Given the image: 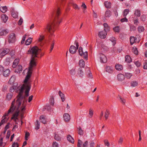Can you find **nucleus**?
Masks as SVG:
<instances>
[{
    "label": "nucleus",
    "mask_w": 147,
    "mask_h": 147,
    "mask_svg": "<svg viewBox=\"0 0 147 147\" xmlns=\"http://www.w3.org/2000/svg\"><path fill=\"white\" fill-rule=\"evenodd\" d=\"M113 30L115 32H119L120 31V29L118 26L115 27L113 28Z\"/></svg>",
    "instance_id": "nucleus-49"
},
{
    "label": "nucleus",
    "mask_w": 147,
    "mask_h": 147,
    "mask_svg": "<svg viewBox=\"0 0 147 147\" xmlns=\"http://www.w3.org/2000/svg\"><path fill=\"white\" fill-rule=\"evenodd\" d=\"M125 61L127 63H129L132 61L131 58L129 55H126L125 56Z\"/></svg>",
    "instance_id": "nucleus-24"
},
{
    "label": "nucleus",
    "mask_w": 147,
    "mask_h": 147,
    "mask_svg": "<svg viewBox=\"0 0 147 147\" xmlns=\"http://www.w3.org/2000/svg\"><path fill=\"white\" fill-rule=\"evenodd\" d=\"M22 70V67L21 65H18L17 67V70L18 72H21Z\"/></svg>",
    "instance_id": "nucleus-47"
},
{
    "label": "nucleus",
    "mask_w": 147,
    "mask_h": 147,
    "mask_svg": "<svg viewBox=\"0 0 147 147\" xmlns=\"http://www.w3.org/2000/svg\"><path fill=\"white\" fill-rule=\"evenodd\" d=\"M19 108V107L18 109L16 108L15 109H16L17 111L13 114L12 117H11V119L13 120L16 122V120L18 119V117L19 113V111L18 110Z\"/></svg>",
    "instance_id": "nucleus-6"
},
{
    "label": "nucleus",
    "mask_w": 147,
    "mask_h": 147,
    "mask_svg": "<svg viewBox=\"0 0 147 147\" xmlns=\"http://www.w3.org/2000/svg\"><path fill=\"white\" fill-rule=\"evenodd\" d=\"M102 48L103 50L105 51H107L108 50V47L105 45H102Z\"/></svg>",
    "instance_id": "nucleus-60"
},
{
    "label": "nucleus",
    "mask_w": 147,
    "mask_h": 147,
    "mask_svg": "<svg viewBox=\"0 0 147 147\" xmlns=\"http://www.w3.org/2000/svg\"><path fill=\"white\" fill-rule=\"evenodd\" d=\"M67 139L68 141L71 143L73 144L74 143V138L70 135H67Z\"/></svg>",
    "instance_id": "nucleus-17"
},
{
    "label": "nucleus",
    "mask_w": 147,
    "mask_h": 147,
    "mask_svg": "<svg viewBox=\"0 0 147 147\" xmlns=\"http://www.w3.org/2000/svg\"><path fill=\"white\" fill-rule=\"evenodd\" d=\"M35 129L38 130L40 128V123L38 120H37L35 123Z\"/></svg>",
    "instance_id": "nucleus-41"
},
{
    "label": "nucleus",
    "mask_w": 147,
    "mask_h": 147,
    "mask_svg": "<svg viewBox=\"0 0 147 147\" xmlns=\"http://www.w3.org/2000/svg\"><path fill=\"white\" fill-rule=\"evenodd\" d=\"M10 135V131H8L6 136V138L8 139Z\"/></svg>",
    "instance_id": "nucleus-62"
},
{
    "label": "nucleus",
    "mask_w": 147,
    "mask_h": 147,
    "mask_svg": "<svg viewBox=\"0 0 147 147\" xmlns=\"http://www.w3.org/2000/svg\"><path fill=\"white\" fill-rule=\"evenodd\" d=\"M120 99L121 100V102L123 104H125V100L124 99L122 98L121 97H120Z\"/></svg>",
    "instance_id": "nucleus-57"
},
{
    "label": "nucleus",
    "mask_w": 147,
    "mask_h": 147,
    "mask_svg": "<svg viewBox=\"0 0 147 147\" xmlns=\"http://www.w3.org/2000/svg\"><path fill=\"white\" fill-rule=\"evenodd\" d=\"M131 86L132 87H135L138 85V83L136 81H132L131 83Z\"/></svg>",
    "instance_id": "nucleus-46"
},
{
    "label": "nucleus",
    "mask_w": 147,
    "mask_h": 147,
    "mask_svg": "<svg viewBox=\"0 0 147 147\" xmlns=\"http://www.w3.org/2000/svg\"><path fill=\"white\" fill-rule=\"evenodd\" d=\"M132 76L131 74L128 73H125L124 75L125 77L127 79H130Z\"/></svg>",
    "instance_id": "nucleus-40"
},
{
    "label": "nucleus",
    "mask_w": 147,
    "mask_h": 147,
    "mask_svg": "<svg viewBox=\"0 0 147 147\" xmlns=\"http://www.w3.org/2000/svg\"><path fill=\"white\" fill-rule=\"evenodd\" d=\"M85 63L83 60L81 59L80 60L79 62V64L80 67H83L85 65Z\"/></svg>",
    "instance_id": "nucleus-34"
},
{
    "label": "nucleus",
    "mask_w": 147,
    "mask_h": 147,
    "mask_svg": "<svg viewBox=\"0 0 147 147\" xmlns=\"http://www.w3.org/2000/svg\"><path fill=\"white\" fill-rule=\"evenodd\" d=\"M19 107H18L17 105H16L15 103V100L14 99L12 101L10 108L8 111V113H5L3 116V117H6L8 116L9 114L11 113H12L15 110L16 108L18 109Z\"/></svg>",
    "instance_id": "nucleus-4"
},
{
    "label": "nucleus",
    "mask_w": 147,
    "mask_h": 147,
    "mask_svg": "<svg viewBox=\"0 0 147 147\" xmlns=\"http://www.w3.org/2000/svg\"><path fill=\"white\" fill-rule=\"evenodd\" d=\"M104 5L107 8H110L111 7V3L108 1H105L104 3Z\"/></svg>",
    "instance_id": "nucleus-22"
},
{
    "label": "nucleus",
    "mask_w": 147,
    "mask_h": 147,
    "mask_svg": "<svg viewBox=\"0 0 147 147\" xmlns=\"http://www.w3.org/2000/svg\"><path fill=\"white\" fill-rule=\"evenodd\" d=\"M133 52L136 55H137L138 54V51L137 48L136 47L133 48Z\"/></svg>",
    "instance_id": "nucleus-51"
},
{
    "label": "nucleus",
    "mask_w": 147,
    "mask_h": 147,
    "mask_svg": "<svg viewBox=\"0 0 147 147\" xmlns=\"http://www.w3.org/2000/svg\"><path fill=\"white\" fill-rule=\"evenodd\" d=\"M65 1V0H56L55 1V7L51 15L52 21L48 24L46 27L44 28L45 31H47L51 35H52L55 31L57 25L61 22L60 19L59 17L61 13L59 5L61 3L63 5Z\"/></svg>",
    "instance_id": "nucleus-1"
},
{
    "label": "nucleus",
    "mask_w": 147,
    "mask_h": 147,
    "mask_svg": "<svg viewBox=\"0 0 147 147\" xmlns=\"http://www.w3.org/2000/svg\"><path fill=\"white\" fill-rule=\"evenodd\" d=\"M77 49L75 46L71 45L70 47L69 51L71 53L73 54L75 53L76 52Z\"/></svg>",
    "instance_id": "nucleus-10"
},
{
    "label": "nucleus",
    "mask_w": 147,
    "mask_h": 147,
    "mask_svg": "<svg viewBox=\"0 0 147 147\" xmlns=\"http://www.w3.org/2000/svg\"><path fill=\"white\" fill-rule=\"evenodd\" d=\"M110 40L113 42V45H114L116 44V39L114 37H111L110 38Z\"/></svg>",
    "instance_id": "nucleus-45"
},
{
    "label": "nucleus",
    "mask_w": 147,
    "mask_h": 147,
    "mask_svg": "<svg viewBox=\"0 0 147 147\" xmlns=\"http://www.w3.org/2000/svg\"><path fill=\"white\" fill-rule=\"evenodd\" d=\"M106 71L109 73H112L113 72V67L109 66H107L106 68Z\"/></svg>",
    "instance_id": "nucleus-18"
},
{
    "label": "nucleus",
    "mask_w": 147,
    "mask_h": 147,
    "mask_svg": "<svg viewBox=\"0 0 147 147\" xmlns=\"http://www.w3.org/2000/svg\"><path fill=\"white\" fill-rule=\"evenodd\" d=\"M129 12V10L128 9H125L123 12V17H126L127 15L128 14Z\"/></svg>",
    "instance_id": "nucleus-37"
},
{
    "label": "nucleus",
    "mask_w": 147,
    "mask_h": 147,
    "mask_svg": "<svg viewBox=\"0 0 147 147\" xmlns=\"http://www.w3.org/2000/svg\"><path fill=\"white\" fill-rule=\"evenodd\" d=\"M44 38V36L43 35H40L38 40V41L39 42H41Z\"/></svg>",
    "instance_id": "nucleus-54"
},
{
    "label": "nucleus",
    "mask_w": 147,
    "mask_h": 147,
    "mask_svg": "<svg viewBox=\"0 0 147 147\" xmlns=\"http://www.w3.org/2000/svg\"><path fill=\"white\" fill-rule=\"evenodd\" d=\"M40 119L41 122L43 124H45L46 123V121L43 115H42L40 116Z\"/></svg>",
    "instance_id": "nucleus-23"
},
{
    "label": "nucleus",
    "mask_w": 147,
    "mask_h": 147,
    "mask_svg": "<svg viewBox=\"0 0 147 147\" xmlns=\"http://www.w3.org/2000/svg\"><path fill=\"white\" fill-rule=\"evenodd\" d=\"M93 112L92 110L91 109H90L89 110V117L91 118L93 116Z\"/></svg>",
    "instance_id": "nucleus-44"
},
{
    "label": "nucleus",
    "mask_w": 147,
    "mask_h": 147,
    "mask_svg": "<svg viewBox=\"0 0 147 147\" xmlns=\"http://www.w3.org/2000/svg\"><path fill=\"white\" fill-rule=\"evenodd\" d=\"M86 74L88 78H92V74L91 73L90 70L89 68H88L86 69Z\"/></svg>",
    "instance_id": "nucleus-19"
},
{
    "label": "nucleus",
    "mask_w": 147,
    "mask_h": 147,
    "mask_svg": "<svg viewBox=\"0 0 147 147\" xmlns=\"http://www.w3.org/2000/svg\"><path fill=\"white\" fill-rule=\"evenodd\" d=\"M30 136V133L28 132H26L25 134V138L26 140H27Z\"/></svg>",
    "instance_id": "nucleus-48"
},
{
    "label": "nucleus",
    "mask_w": 147,
    "mask_h": 147,
    "mask_svg": "<svg viewBox=\"0 0 147 147\" xmlns=\"http://www.w3.org/2000/svg\"><path fill=\"white\" fill-rule=\"evenodd\" d=\"M117 77L118 80L120 81H123L125 78L124 75L121 74H118L117 75Z\"/></svg>",
    "instance_id": "nucleus-16"
},
{
    "label": "nucleus",
    "mask_w": 147,
    "mask_h": 147,
    "mask_svg": "<svg viewBox=\"0 0 147 147\" xmlns=\"http://www.w3.org/2000/svg\"><path fill=\"white\" fill-rule=\"evenodd\" d=\"M88 141H86L83 144V147H87L88 145Z\"/></svg>",
    "instance_id": "nucleus-64"
},
{
    "label": "nucleus",
    "mask_w": 147,
    "mask_h": 147,
    "mask_svg": "<svg viewBox=\"0 0 147 147\" xmlns=\"http://www.w3.org/2000/svg\"><path fill=\"white\" fill-rule=\"evenodd\" d=\"M116 69L120 71L122 69V66L120 64H116L115 66Z\"/></svg>",
    "instance_id": "nucleus-31"
},
{
    "label": "nucleus",
    "mask_w": 147,
    "mask_h": 147,
    "mask_svg": "<svg viewBox=\"0 0 147 147\" xmlns=\"http://www.w3.org/2000/svg\"><path fill=\"white\" fill-rule=\"evenodd\" d=\"M64 120L66 122H68L70 119V117L69 115L67 113H65L63 115Z\"/></svg>",
    "instance_id": "nucleus-13"
},
{
    "label": "nucleus",
    "mask_w": 147,
    "mask_h": 147,
    "mask_svg": "<svg viewBox=\"0 0 147 147\" xmlns=\"http://www.w3.org/2000/svg\"><path fill=\"white\" fill-rule=\"evenodd\" d=\"M19 146V145L17 143L14 142L12 144V147H18Z\"/></svg>",
    "instance_id": "nucleus-63"
},
{
    "label": "nucleus",
    "mask_w": 147,
    "mask_h": 147,
    "mask_svg": "<svg viewBox=\"0 0 147 147\" xmlns=\"http://www.w3.org/2000/svg\"><path fill=\"white\" fill-rule=\"evenodd\" d=\"M78 133L80 135H82L83 134V131L82 129L80 127H79L78 128Z\"/></svg>",
    "instance_id": "nucleus-43"
},
{
    "label": "nucleus",
    "mask_w": 147,
    "mask_h": 147,
    "mask_svg": "<svg viewBox=\"0 0 147 147\" xmlns=\"http://www.w3.org/2000/svg\"><path fill=\"white\" fill-rule=\"evenodd\" d=\"M78 51L81 56H83V58L86 60L88 59V54L87 52L86 51L85 52H83L82 48L81 47H79Z\"/></svg>",
    "instance_id": "nucleus-5"
},
{
    "label": "nucleus",
    "mask_w": 147,
    "mask_h": 147,
    "mask_svg": "<svg viewBox=\"0 0 147 147\" xmlns=\"http://www.w3.org/2000/svg\"><path fill=\"white\" fill-rule=\"evenodd\" d=\"M16 40L15 34L12 33L10 35L8 42L9 43H14Z\"/></svg>",
    "instance_id": "nucleus-8"
},
{
    "label": "nucleus",
    "mask_w": 147,
    "mask_h": 147,
    "mask_svg": "<svg viewBox=\"0 0 147 147\" xmlns=\"http://www.w3.org/2000/svg\"><path fill=\"white\" fill-rule=\"evenodd\" d=\"M84 72L82 67L79 68V69L77 71V76L81 77H82L84 75Z\"/></svg>",
    "instance_id": "nucleus-11"
},
{
    "label": "nucleus",
    "mask_w": 147,
    "mask_h": 147,
    "mask_svg": "<svg viewBox=\"0 0 147 147\" xmlns=\"http://www.w3.org/2000/svg\"><path fill=\"white\" fill-rule=\"evenodd\" d=\"M138 31L139 32H141L144 31V29L143 26H138Z\"/></svg>",
    "instance_id": "nucleus-35"
},
{
    "label": "nucleus",
    "mask_w": 147,
    "mask_h": 147,
    "mask_svg": "<svg viewBox=\"0 0 147 147\" xmlns=\"http://www.w3.org/2000/svg\"><path fill=\"white\" fill-rule=\"evenodd\" d=\"M111 15V12L110 11L107 10L106 11L105 16L106 18H109Z\"/></svg>",
    "instance_id": "nucleus-26"
},
{
    "label": "nucleus",
    "mask_w": 147,
    "mask_h": 147,
    "mask_svg": "<svg viewBox=\"0 0 147 147\" xmlns=\"http://www.w3.org/2000/svg\"><path fill=\"white\" fill-rule=\"evenodd\" d=\"M146 18V16L144 15H142L140 17V19L142 21H144Z\"/></svg>",
    "instance_id": "nucleus-61"
},
{
    "label": "nucleus",
    "mask_w": 147,
    "mask_h": 147,
    "mask_svg": "<svg viewBox=\"0 0 147 147\" xmlns=\"http://www.w3.org/2000/svg\"><path fill=\"white\" fill-rule=\"evenodd\" d=\"M8 32V31L7 29L3 30L0 32V35L1 36H3L5 35Z\"/></svg>",
    "instance_id": "nucleus-29"
},
{
    "label": "nucleus",
    "mask_w": 147,
    "mask_h": 147,
    "mask_svg": "<svg viewBox=\"0 0 147 147\" xmlns=\"http://www.w3.org/2000/svg\"><path fill=\"white\" fill-rule=\"evenodd\" d=\"M19 59L18 58L16 59L14 61L12 66L13 68H15L16 67L19 62Z\"/></svg>",
    "instance_id": "nucleus-15"
},
{
    "label": "nucleus",
    "mask_w": 147,
    "mask_h": 147,
    "mask_svg": "<svg viewBox=\"0 0 147 147\" xmlns=\"http://www.w3.org/2000/svg\"><path fill=\"white\" fill-rule=\"evenodd\" d=\"M103 26L104 27V31H108L109 30V28L108 26V25L107 24L105 23L103 24Z\"/></svg>",
    "instance_id": "nucleus-38"
},
{
    "label": "nucleus",
    "mask_w": 147,
    "mask_h": 147,
    "mask_svg": "<svg viewBox=\"0 0 147 147\" xmlns=\"http://www.w3.org/2000/svg\"><path fill=\"white\" fill-rule=\"evenodd\" d=\"M82 141L80 140L79 139L78 142V147H81L82 145Z\"/></svg>",
    "instance_id": "nucleus-59"
},
{
    "label": "nucleus",
    "mask_w": 147,
    "mask_h": 147,
    "mask_svg": "<svg viewBox=\"0 0 147 147\" xmlns=\"http://www.w3.org/2000/svg\"><path fill=\"white\" fill-rule=\"evenodd\" d=\"M40 49L38 48L37 46H34L30 49L28 51L27 54H30L32 56L31 60L29 64L28 70L27 75L26 76L25 81L26 82L28 79L31 76L33 68L36 65V63L35 57H37V55L41 51Z\"/></svg>",
    "instance_id": "nucleus-2"
},
{
    "label": "nucleus",
    "mask_w": 147,
    "mask_h": 147,
    "mask_svg": "<svg viewBox=\"0 0 147 147\" xmlns=\"http://www.w3.org/2000/svg\"><path fill=\"white\" fill-rule=\"evenodd\" d=\"M130 29L131 31H134L136 30V28L134 26L131 25L130 26Z\"/></svg>",
    "instance_id": "nucleus-53"
},
{
    "label": "nucleus",
    "mask_w": 147,
    "mask_h": 147,
    "mask_svg": "<svg viewBox=\"0 0 147 147\" xmlns=\"http://www.w3.org/2000/svg\"><path fill=\"white\" fill-rule=\"evenodd\" d=\"M134 14L137 17H140L141 15V12L140 10L139 9L135 10Z\"/></svg>",
    "instance_id": "nucleus-27"
},
{
    "label": "nucleus",
    "mask_w": 147,
    "mask_h": 147,
    "mask_svg": "<svg viewBox=\"0 0 147 147\" xmlns=\"http://www.w3.org/2000/svg\"><path fill=\"white\" fill-rule=\"evenodd\" d=\"M32 38H29L25 41V44L26 45H30L32 42Z\"/></svg>",
    "instance_id": "nucleus-30"
},
{
    "label": "nucleus",
    "mask_w": 147,
    "mask_h": 147,
    "mask_svg": "<svg viewBox=\"0 0 147 147\" xmlns=\"http://www.w3.org/2000/svg\"><path fill=\"white\" fill-rule=\"evenodd\" d=\"M52 147H59V145L56 142H54L52 144Z\"/></svg>",
    "instance_id": "nucleus-55"
},
{
    "label": "nucleus",
    "mask_w": 147,
    "mask_h": 147,
    "mask_svg": "<svg viewBox=\"0 0 147 147\" xmlns=\"http://www.w3.org/2000/svg\"><path fill=\"white\" fill-rule=\"evenodd\" d=\"M13 95V93H8L7 94L6 96V99H7V100H10L12 98Z\"/></svg>",
    "instance_id": "nucleus-28"
},
{
    "label": "nucleus",
    "mask_w": 147,
    "mask_h": 147,
    "mask_svg": "<svg viewBox=\"0 0 147 147\" xmlns=\"http://www.w3.org/2000/svg\"><path fill=\"white\" fill-rule=\"evenodd\" d=\"M59 94L61 97L62 101L63 102L65 100L64 98V94L60 90L59 91Z\"/></svg>",
    "instance_id": "nucleus-32"
},
{
    "label": "nucleus",
    "mask_w": 147,
    "mask_h": 147,
    "mask_svg": "<svg viewBox=\"0 0 147 147\" xmlns=\"http://www.w3.org/2000/svg\"><path fill=\"white\" fill-rule=\"evenodd\" d=\"M10 71L8 69H5L3 74V76L5 77H7L9 76L10 74Z\"/></svg>",
    "instance_id": "nucleus-14"
},
{
    "label": "nucleus",
    "mask_w": 147,
    "mask_h": 147,
    "mask_svg": "<svg viewBox=\"0 0 147 147\" xmlns=\"http://www.w3.org/2000/svg\"><path fill=\"white\" fill-rule=\"evenodd\" d=\"M106 31H103L100 32L98 34V36L101 38L104 39L106 37L107 35Z\"/></svg>",
    "instance_id": "nucleus-9"
},
{
    "label": "nucleus",
    "mask_w": 147,
    "mask_h": 147,
    "mask_svg": "<svg viewBox=\"0 0 147 147\" xmlns=\"http://www.w3.org/2000/svg\"><path fill=\"white\" fill-rule=\"evenodd\" d=\"M0 9L1 11L3 13H5L7 10V8L6 6L2 7Z\"/></svg>",
    "instance_id": "nucleus-36"
},
{
    "label": "nucleus",
    "mask_w": 147,
    "mask_h": 147,
    "mask_svg": "<svg viewBox=\"0 0 147 147\" xmlns=\"http://www.w3.org/2000/svg\"><path fill=\"white\" fill-rule=\"evenodd\" d=\"M8 119V118H7V117L4 118L1 121L0 123V126L6 122Z\"/></svg>",
    "instance_id": "nucleus-39"
},
{
    "label": "nucleus",
    "mask_w": 147,
    "mask_h": 147,
    "mask_svg": "<svg viewBox=\"0 0 147 147\" xmlns=\"http://www.w3.org/2000/svg\"><path fill=\"white\" fill-rule=\"evenodd\" d=\"M1 18L2 20L4 23H6L8 19V17L5 14H3L1 15Z\"/></svg>",
    "instance_id": "nucleus-21"
},
{
    "label": "nucleus",
    "mask_w": 147,
    "mask_h": 147,
    "mask_svg": "<svg viewBox=\"0 0 147 147\" xmlns=\"http://www.w3.org/2000/svg\"><path fill=\"white\" fill-rule=\"evenodd\" d=\"M10 59L9 58H7L6 59L4 62V64L6 65H8L10 63Z\"/></svg>",
    "instance_id": "nucleus-50"
},
{
    "label": "nucleus",
    "mask_w": 147,
    "mask_h": 147,
    "mask_svg": "<svg viewBox=\"0 0 147 147\" xmlns=\"http://www.w3.org/2000/svg\"><path fill=\"white\" fill-rule=\"evenodd\" d=\"M98 56L100 58L101 63H105L107 62V58L105 55L100 53L98 54Z\"/></svg>",
    "instance_id": "nucleus-7"
},
{
    "label": "nucleus",
    "mask_w": 147,
    "mask_h": 147,
    "mask_svg": "<svg viewBox=\"0 0 147 147\" xmlns=\"http://www.w3.org/2000/svg\"><path fill=\"white\" fill-rule=\"evenodd\" d=\"M110 114V113L109 111L107 109L105 113V118L106 120L107 119Z\"/></svg>",
    "instance_id": "nucleus-25"
},
{
    "label": "nucleus",
    "mask_w": 147,
    "mask_h": 147,
    "mask_svg": "<svg viewBox=\"0 0 147 147\" xmlns=\"http://www.w3.org/2000/svg\"><path fill=\"white\" fill-rule=\"evenodd\" d=\"M137 38L134 36H131L130 38V43L131 45L134 43L136 40Z\"/></svg>",
    "instance_id": "nucleus-20"
},
{
    "label": "nucleus",
    "mask_w": 147,
    "mask_h": 147,
    "mask_svg": "<svg viewBox=\"0 0 147 147\" xmlns=\"http://www.w3.org/2000/svg\"><path fill=\"white\" fill-rule=\"evenodd\" d=\"M4 70V67L0 65V76L2 75V71Z\"/></svg>",
    "instance_id": "nucleus-58"
},
{
    "label": "nucleus",
    "mask_w": 147,
    "mask_h": 147,
    "mask_svg": "<svg viewBox=\"0 0 147 147\" xmlns=\"http://www.w3.org/2000/svg\"><path fill=\"white\" fill-rule=\"evenodd\" d=\"M9 50L8 49H6L3 50L0 53V57H2L4 55L7 54L9 52Z\"/></svg>",
    "instance_id": "nucleus-12"
},
{
    "label": "nucleus",
    "mask_w": 147,
    "mask_h": 147,
    "mask_svg": "<svg viewBox=\"0 0 147 147\" xmlns=\"http://www.w3.org/2000/svg\"><path fill=\"white\" fill-rule=\"evenodd\" d=\"M30 78V77L28 80L26 82L25 81L26 77L24 81V84H23L22 86H19L18 87V89L19 91V94L17 96V99L15 101L16 105H17L18 107H20L21 104L22 102L25 98V96L23 95L24 90L25 89V96H29V92L31 88V84L30 82H28V81L29 79Z\"/></svg>",
    "instance_id": "nucleus-3"
},
{
    "label": "nucleus",
    "mask_w": 147,
    "mask_h": 147,
    "mask_svg": "<svg viewBox=\"0 0 147 147\" xmlns=\"http://www.w3.org/2000/svg\"><path fill=\"white\" fill-rule=\"evenodd\" d=\"M54 138L56 140L59 141L61 140V137L58 134L55 133V134Z\"/></svg>",
    "instance_id": "nucleus-33"
},
{
    "label": "nucleus",
    "mask_w": 147,
    "mask_h": 147,
    "mask_svg": "<svg viewBox=\"0 0 147 147\" xmlns=\"http://www.w3.org/2000/svg\"><path fill=\"white\" fill-rule=\"evenodd\" d=\"M70 73L71 75H74L76 73V71L75 69H72L70 71Z\"/></svg>",
    "instance_id": "nucleus-52"
},
{
    "label": "nucleus",
    "mask_w": 147,
    "mask_h": 147,
    "mask_svg": "<svg viewBox=\"0 0 147 147\" xmlns=\"http://www.w3.org/2000/svg\"><path fill=\"white\" fill-rule=\"evenodd\" d=\"M120 21L121 22H127L128 21V20L126 17H124V18H122L121 19Z\"/></svg>",
    "instance_id": "nucleus-56"
},
{
    "label": "nucleus",
    "mask_w": 147,
    "mask_h": 147,
    "mask_svg": "<svg viewBox=\"0 0 147 147\" xmlns=\"http://www.w3.org/2000/svg\"><path fill=\"white\" fill-rule=\"evenodd\" d=\"M50 104L53 106L54 104V99L53 96H51L49 100Z\"/></svg>",
    "instance_id": "nucleus-42"
}]
</instances>
